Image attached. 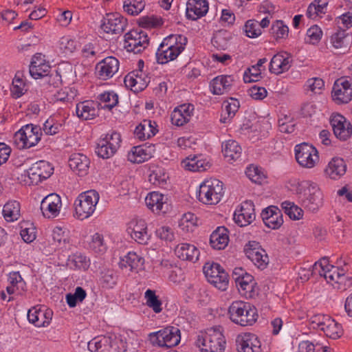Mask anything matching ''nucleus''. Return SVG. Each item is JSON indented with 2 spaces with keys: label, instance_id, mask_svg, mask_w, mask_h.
<instances>
[{
  "label": "nucleus",
  "instance_id": "nucleus-1",
  "mask_svg": "<svg viewBox=\"0 0 352 352\" xmlns=\"http://www.w3.org/2000/svg\"><path fill=\"white\" fill-rule=\"evenodd\" d=\"M187 38L182 34H170L164 38L156 52L157 61L165 64L173 60L184 50Z\"/></svg>",
  "mask_w": 352,
  "mask_h": 352
},
{
  "label": "nucleus",
  "instance_id": "nucleus-2",
  "mask_svg": "<svg viewBox=\"0 0 352 352\" xmlns=\"http://www.w3.org/2000/svg\"><path fill=\"white\" fill-rule=\"evenodd\" d=\"M314 269L323 276L327 282L337 289L345 290L346 287L352 285V278L347 277L342 273V270L329 264L326 257L321 258L314 264Z\"/></svg>",
  "mask_w": 352,
  "mask_h": 352
},
{
  "label": "nucleus",
  "instance_id": "nucleus-3",
  "mask_svg": "<svg viewBox=\"0 0 352 352\" xmlns=\"http://www.w3.org/2000/svg\"><path fill=\"white\" fill-rule=\"evenodd\" d=\"M228 314L232 322L241 327L252 326L258 316L254 306L241 300L232 302L228 307Z\"/></svg>",
  "mask_w": 352,
  "mask_h": 352
},
{
  "label": "nucleus",
  "instance_id": "nucleus-4",
  "mask_svg": "<svg viewBox=\"0 0 352 352\" xmlns=\"http://www.w3.org/2000/svg\"><path fill=\"white\" fill-rule=\"evenodd\" d=\"M196 345L201 352H223L226 340L221 331L210 328L199 333Z\"/></svg>",
  "mask_w": 352,
  "mask_h": 352
},
{
  "label": "nucleus",
  "instance_id": "nucleus-5",
  "mask_svg": "<svg viewBox=\"0 0 352 352\" xmlns=\"http://www.w3.org/2000/svg\"><path fill=\"white\" fill-rule=\"evenodd\" d=\"M223 194L222 182L217 179H210L200 184L197 198L204 204L212 205L218 204Z\"/></svg>",
  "mask_w": 352,
  "mask_h": 352
},
{
  "label": "nucleus",
  "instance_id": "nucleus-6",
  "mask_svg": "<svg viewBox=\"0 0 352 352\" xmlns=\"http://www.w3.org/2000/svg\"><path fill=\"white\" fill-rule=\"evenodd\" d=\"M41 136L42 131L39 126L28 124L14 133V142L19 149L30 148L38 143Z\"/></svg>",
  "mask_w": 352,
  "mask_h": 352
},
{
  "label": "nucleus",
  "instance_id": "nucleus-7",
  "mask_svg": "<svg viewBox=\"0 0 352 352\" xmlns=\"http://www.w3.org/2000/svg\"><path fill=\"white\" fill-rule=\"evenodd\" d=\"M149 340L153 344L171 348L177 346L181 340L180 330L175 327L169 326L149 334Z\"/></svg>",
  "mask_w": 352,
  "mask_h": 352
},
{
  "label": "nucleus",
  "instance_id": "nucleus-8",
  "mask_svg": "<svg viewBox=\"0 0 352 352\" xmlns=\"http://www.w3.org/2000/svg\"><path fill=\"white\" fill-rule=\"evenodd\" d=\"M203 272L208 281L221 291H226L228 286V273L217 263H206L203 267Z\"/></svg>",
  "mask_w": 352,
  "mask_h": 352
},
{
  "label": "nucleus",
  "instance_id": "nucleus-9",
  "mask_svg": "<svg viewBox=\"0 0 352 352\" xmlns=\"http://www.w3.org/2000/svg\"><path fill=\"white\" fill-rule=\"evenodd\" d=\"M295 157L298 164L306 168H312L319 162V155L317 149L306 142L295 146Z\"/></svg>",
  "mask_w": 352,
  "mask_h": 352
},
{
  "label": "nucleus",
  "instance_id": "nucleus-10",
  "mask_svg": "<svg viewBox=\"0 0 352 352\" xmlns=\"http://www.w3.org/2000/svg\"><path fill=\"white\" fill-rule=\"evenodd\" d=\"M148 45V38L144 31L133 30L124 35V48L128 52L138 54Z\"/></svg>",
  "mask_w": 352,
  "mask_h": 352
},
{
  "label": "nucleus",
  "instance_id": "nucleus-11",
  "mask_svg": "<svg viewBox=\"0 0 352 352\" xmlns=\"http://www.w3.org/2000/svg\"><path fill=\"white\" fill-rule=\"evenodd\" d=\"M244 252L258 268L263 270L269 263L268 256L264 249L256 241H249L244 248Z\"/></svg>",
  "mask_w": 352,
  "mask_h": 352
},
{
  "label": "nucleus",
  "instance_id": "nucleus-12",
  "mask_svg": "<svg viewBox=\"0 0 352 352\" xmlns=\"http://www.w3.org/2000/svg\"><path fill=\"white\" fill-rule=\"evenodd\" d=\"M331 96L337 104H345L351 100L352 87L347 77L343 76L335 81Z\"/></svg>",
  "mask_w": 352,
  "mask_h": 352
},
{
  "label": "nucleus",
  "instance_id": "nucleus-13",
  "mask_svg": "<svg viewBox=\"0 0 352 352\" xmlns=\"http://www.w3.org/2000/svg\"><path fill=\"white\" fill-rule=\"evenodd\" d=\"M119 60L113 56H108L99 61L94 69L95 76L102 80L112 78L118 71Z\"/></svg>",
  "mask_w": 352,
  "mask_h": 352
},
{
  "label": "nucleus",
  "instance_id": "nucleus-14",
  "mask_svg": "<svg viewBox=\"0 0 352 352\" xmlns=\"http://www.w3.org/2000/svg\"><path fill=\"white\" fill-rule=\"evenodd\" d=\"M308 195L302 200V206L312 212H316L322 205V193L318 185L312 182H305Z\"/></svg>",
  "mask_w": 352,
  "mask_h": 352
},
{
  "label": "nucleus",
  "instance_id": "nucleus-15",
  "mask_svg": "<svg viewBox=\"0 0 352 352\" xmlns=\"http://www.w3.org/2000/svg\"><path fill=\"white\" fill-rule=\"evenodd\" d=\"M54 168L52 164L45 160L36 162L28 170V175L32 184H38L46 179L53 173Z\"/></svg>",
  "mask_w": 352,
  "mask_h": 352
},
{
  "label": "nucleus",
  "instance_id": "nucleus-16",
  "mask_svg": "<svg viewBox=\"0 0 352 352\" xmlns=\"http://www.w3.org/2000/svg\"><path fill=\"white\" fill-rule=\"evenodd\" d=\"M127 25L126 19L119 13H108L103 18L101 28L108 34L122 33Z\"/></svg>",
  "mask_w": 352,
  "mask_h": 352
},
{
  "label": "nucleus",
  "instance_id": "nucleus-17",
  "mask_svg": "<svg viewBox=\"0 0 352 352\" xmlns=\"http://www.w3.org/2000/svg\"><path fill=\"white\" fill-rule=\"evenodd\" d=\"M335 136L342 141L346 140L352 135V125L340 114L332 115L330 118Z\"/></svg>",
  "mask_w": 352,
  "mask_h": 352
},
{
  "label": "nucleus",
  "instance_id": "nucleus-18",
  "mask_svg": "<svg viewBox=\"0 0 352 352\" xmlns=\"http://www.w3.org/2000/svg\"><path fill=\"white\" fill-rule=\"evenodd\" d=\"M126 87L134 92L144 90L150 82V78L142 71L138 69L129 73L124 80Z\"/></svg>",
  "mask_w": 352,
  "mask_h": 352
},
{
  "label": "nucleus",
  "instance_id": "nucleus-19",
  "mask_svg": "<svg viewBox=\"0 0 352 352\" xmlns=\"http://www.w3.org/2000/svg\"><path fill=\"white\" fill-rule=\"evenodd\" d=\"M61 206L60 197L56 193H52L43 199L41 210L45 217L55 218L59 214Z\"/></svg>",
  "mask_w": 352,
  "mask_h": 352
},
{
  "label": "nucleus",
  "instance_id": "nucleus-20",
  "mask_svg": "<svg viewBox=\"0 0 352 352\" xmlns=\"http://www.w3.org/2000/svg\"><path fill=\"white\" fill-rule=\"evenodd\" d=\"M121 341L114 334L100 336L89 341V351L91 352H109L111 348Z\"/></svg>",
  "mask_w": 352,
  "mask_h": 352
},
{
  "label": "nucleus",
  "instance_id": "nucleus-21",
  "mask_svg": "<svg viewBox=\"0 0 352 352\" xmlns=\"http://www.w3.org/2000/svg\"><path fill=\"white\" fill-rule=\"evenodd\" d=\"M51 71L50 65L44 59L41 54L33 56L29 69L30 75L35 79L47 76Z\"/></svg>",
  "mask_w": 352,
  "mask_h": 352
},
{
  "label": "nucleus",
  "instance_id": "nucleus-22",
  "mask_svg": "<svg viewBox=\"0 0 352 352\" xmlns=\"http://www.w3.org/2000/svg\"><path fill=\"white\" fill-rule=\"evenodd\" d=\"M254 219V204L251 201L243 202L240 210L235 211L234 213V220L241 227L249 225Z\"/></svg>",
  "mask_w": 352,
  "mask_h": 352
},
{
  "label": "nucleus",
  "instance_id": "nucleus-23",
  "mask_svg": "<svg viewBox=\"0 0 352 352\" xmlns=\"http://www.w3.org/2000/svg\"><path fill=\"white\" fill-rule=\"evenodd\" d=\"M265 225L272 229H278L283 223V214L280 209L271 206L263 210L261 214Z\"/></svg>",
  "mask_w": 352,
  "mask_h": 352
},
{
  "label": "nucleus",
  "instance_id": "nucleus-24",
  "mask_svg": "<svg viewBox=\"0 0 352 352\" xmlns=\"http://www.w3.org/2000/svg\"><path fill=\"white\" fill-rule=\"evenodd\" d=\"M194 111V106L192 104H183L175 108L171 113L170 119L173 124L182 126L188 123Z\"/></svg>",
  "mask_w": 352,
  "mask_h": 352
},
{
  "label": "nucleus",
  "instance_id": "nucleus-25",
  "mask_svg": "<svg viewBox=\"0 0 352 352\" xmlns=\"http://www.w3.org/2000/svg\"><path fill=\"white\" fill-rule=\"evenodd\" d=\"M131 237L140 244H146L150 235L148 233L146 223L143 219H133L129 224Z\"/></svg>",
  "mask_w": 352,
  "mask_h": 352
},
{
  "label": "nucleus",
  "instance_id": "nucleus-26",
  "mask_svg": "<svg viewBox=\"0 0 352 352\" xmlns=\"http://www.w3.org/2000/svg\"><path fill=\"white\" fill-rule=\"evenodd\" d=\"M154 153V145H141L133 146L129 152L127 157L131 162L140 164L151 159Z\"/></svg>",
  "mask_w": 352,
  "mask_h": 352
},
{
  "label": "nucleus",
  "instance_id": "nucleus-27",
  "mask_svg": "<svg viewBox=\"0 0 352 352\" xmlns=\"http://www.w3.org/2000/svg\"><path fill=\"white\" fill-rule=\"evenodd\" d=\"M291 62L292 58L288 53H277L271 59L269 70L274 74H280L289 69Z\"/></svg>",
  "mask_w": 352,
  "mask_h": 352
},
{
  "label": "nucleus",
  "instance_id": "nucleus-28",
  "mask_svg": "<svg viewBox=\"0 0 352 352\" xmlns=\"http://www.w3.org/2000/svg\"><path fill=\"white\" fill-rule=\"evenodd\" d=\"M238 352H261V344L256 335L247 333L236 339Z\"/></svg>",
  "mask_w": 352,
  "mask_h": 352
},
{
  "label": "nucleus",
  "instance_id": "nucleus-29",
  "mask_svg": "<svg viewBox=\"0 0 352 352\" xmlns=\"http://www.w3.org/2000/svg\"><path fill=\"white\" fill-rule=\"evenodd\" d=\"M167 198L158 192H150L145 198L147 207L153 212L165 213L168 209Z\"/></svg>",
  "mask_w": 352,
  "mask_h": 352
},
{
  "label": "nucleus",
  "instance_id": "nucleus-30",
  "mask_svg": "<svg viewBox=\"0 0 352 352\" xmlns=\"http://www.w3.org/2000/svg\"><path fill=\"white\" fill-rule=\"evenodd\" d=\"M144 259L134 252H129L119 262V267L126 272H138L142 269Z\"/></svg>",
  "mask_w": 352,
  "mask_h": 352
},
{
  "label": "nucleus",
  "instance_id": "nucleus-31",
  "mask_svg": "<svg viewBox=\"0 0 352 352\" xmlns=\"http://www.w3.org/2000/svg\"><path fill=\"white\" fill-rule=\"evenodd\" d=\"M208 10L206 0H188L186 5V16L188 19L196 20L204 16Z\"/></svg>",
  "mask_w": 352,
  "mask_h": 352
},
{
  "label": "nucleus",
  "instance_id": "nucleus-32",
  "mask_svg": "<svg viewBox=\"0 0 352 352\" xmlns=\"http://www.w3.org/2000/svg\"><path fill=\"white\" fill-rule=\"evenodd\" d=\"M238 290L241 296L247 298L254 296V285H256L254 277L251 274H246L241 278H234Z\"/></svg>",
  "mask_w": 352,
  "mask_h": 352
},
{
  "label": "nucleus",
  "instance_id": "nucleus-33",
  "mask_svg": "<svg viewBox=\"0 0 352 352\" xmlns=\"http://www.w3.org/2000/svg\"><path fill=\"white\" fill-rule=\"evenodd\" d=\"M175 253L180 259L192 262L197 261L199 255V250L194 245L187 243L177 245Z\"/></svg>",
  "mask_w": 352,
  "mask_h": 352
},
{
  "label": "nucleus",
  "instance_id": "nucleus-34",
  "mask_svg": "<svg viewBox=\"0 0 352 352\" xmlns=\"http://www.w3.org/2000/svg\"><path fill=\"white\" fill-rule=\"evenodd\" d=\"M346 171V164L340 157H333L325 169L326 175L331 179L337 180L343 176Z\"/></svg>",
  "mask_w": 352,
  "mask_h": 352
},
{
  "label": "nucleus",
  "instance_id": "nucleus-35",
  "mask_svg": "<svg viewBox=\"0 0 352 352\" xmlns=\"http://www.w3.org/2000/svg\"><path fill=\"white\" fill-rule=\"evenodd\" d=\"M228 232L226 227H218L210 237V243L212 248L216 250H223L229 242Z\"/></svg>",
  "mask_w": 352,
  "mask_h": 352
},
{
  "label": "nucleus",
  "instance_id": "nucleus-36",
  "mask_svg": "<svg viewBox=\"0 0 352 352\" xmlns=\"http://www.w3.org/2000/svg\"><path fill=\"white\" fill-rule=\"evenodd\" d=\"M157 131L155 122L144 120L136 126L134 133L139 140H145L154 136Z\"/></svg>",
  "mask_w": 352,
  "mask_h": 352
},
{
  "label": "nucleus",
  "instance_id": "nucleus-37",
  "mask_svg": "<svg viewBox=\"0 0 352 352\" xmlns=\"http://www.w3.org/2000/svg\"><path fill=\"white\" fill-rule=\"evenodd\" d=\"M74 217L83 221L88 218V190L81 192L76 199L74 204Z\"/></svg>",
  "mask_w": 352,
  "mask_h": 352
},
{
  "label": "nucleus",
  "instance_id": "nucleus-38",
  "mask_svg": "<svg viewBox=\"0 0 352 352\" xmlns=\"http://www.w3.org/2000/svg\"><path fill=\"white\" fill-rule=\"evenodd\" d=\"M69 165L80 177L86 176L88 174V159L83 154L72 155L69 160Z\"/></svg>",
  "mask_w": 352,
  "mask_h": 352
},
{
  "label": "nucleus",
  "instance_id": "nucleus-39",
  "mask_svg": "<svg viewBox=\"0 0 352 352\" xmlns=\"http://www.w3.org/2000/svg\"><path fill=\"white\" fill-rule=\"evenodd\" d=\"M234 81L232 76H218L210 82L211 91L213 94L221 95L228 91Z\"/></svg>",
  "mask_w": 352,
  "mask_h": 352
},
{
  "label": "nucleus",
  "instance_id": "nucleus-40",
  "mask_svg": "<svg viewBox=\"0 0 352 352\" xmlns=\"http://www.w3.org/2000/svg\"><path fill=\"white\" fill-rule=\"evenodd\" d=\"M351 38L345 30L338 31L331 36L330 42L336 50H340L342 53L350 46Z\"/></svg>",
  "mask_w": 352,
  "mask_h": 352
},
{
  "label": "nucleus",
  "instance_id": "nucleus-41",
  "mask_svg": "<svg viewBox=\"0 0 352 352\" xmlns=\"http://www.w3.org/2000/svg\"><path fill=\"white\" fill-rule=\"evenodd\" d=\"M182 165L186 170L190 171H203L207 168L208 163L206 162L201 156L189 155L182 160Z\"/></svg>",
  "mask_w": 352,
  "mask_h": 352
},
{
  "label": "nucleus",
  "instance_id": "nucleus-42",
  "mask_svg": "<svg viewBox=\"0 0 352 352\" xmlns=\"http://www.w3.org/2000/svg\"><path fill=\"white\" fill-rule=\"evenodd\" d=\"M222 148L224 157L229 161H235L241 157L242 148L235 140L227 141Z\"/></svg>",
  "mask_w": 352,
  "mask_h": 352
},
{
  "label": "nucleus",
  "instance_id": "nucleus-43",
  "mask_svg": "<svg viewBox=\"0 0 352 352\" xmlns=\"http://www.w3.org/2000/svg\"><path fill=\"white\" fill-rule=\"evenodd\" d=\"M224 109L221 114L220 121L222 123L229 122L234 116L240 107L239 101L234 98H230L223 102Z\"/></svg>",
  "mask_w": 352,
  "mask_h": 352
},
{
  "label": "nucleus",
  "instance_id": "nucleus-44",
  "mask_svg": "<svg viewBox=\"0 0 352 352\" xmlns=\"http://www.w3.org/2000/svg\"><path fill=\"white\" fill-rule=\"evenodd\" d=\"M102 109L111 110L118 104V96L113 91H104L96 96Z\"/></svg>",
  "mask_w": 352,
  "mask_h": 352
},
{
  "label": "nucleus",
  "instance_id": "nucleus-45",
  "mask_svg": "<svg viewBox=\"0 0 352 352\" xmlns=\"http://www.w3.org/2000/svg\"><path fill=\"white\" fill-rule=\"evenodd\" d=\"M3 214L7 221H14L20 217V204L16 201L6 203L3 209Z\"/></svg>",
  "mask_w": 352,
  "mask_h": 352
},
{
  "label": "nucleus",
  "instance_id": "nucleus-46",
  "mask_svg": "<svg viewBox=\"0 0 352 352\" xmlns=\"http://www.w3.org/2000/svg\"><path fill=\"white\" fill-rule=\"evenodd\" d=\"M99 281L102 288L112 289L117 284L118 276L113 270L104 269L100 272Z\"/></svg>",
  "mask_w": 352,
  "mask_h": 352
},
{
  "label": "nucleus",
  "instance_id": "nucleus-47",
  "mask_svg": "<svg viewBox=\"0 0 352 352\" xmlns=\"http://www.w3.org/2000/svg\"><path fill=\"white\" fill-rule=\"evenodd\" d=\"M322 331L327 337L332 339H338L340 338L343 333L341 324L331 317H329V320L327 321Z\"/></svg>",
  "mask_w": 352,
  "mask_h": 352
},
{
  "label": "nucleus",
  "instance_id": "nucleus-48",
  "mask_svg": "<svg viewBox=\"0 0 352 352\" xmlns=\"http://www.w3.org/2000/svg\"><path fill=\"white\" fill-rule=\"evenodd\" d=\"M89 250L100 255L105 253L107 246L102 234L97 232L92 236L91 241L89 242Z\"/></svg>",
  "mask_w": 352,
  "mask_h": 352
},
{
  "label": "nucleus",
  "instance_id": "nucleus-49",
  "mask_svg": "<svg viewBox=\"0 0 352 352\" xmlns=\"http://www.w3.org/2000/svg\"><path fill=\"white\" fill-rule=\"evenodd\" d=\"M146 305L151 308L156 314L160 313L162 310V301L159 299L155 294V291L150 289H147L144 293Z\"/></svg>",
  "mask_w": 352,
  "mask_h": 352
},
{
  "label": "nucleus",
  "instance_id": "nucleus-50",
  "mask_svg": "<svg viewBox=\"0 0 352 352\" xmlns=\"http://www.w3.org/2000/svg\"><path fill=\"white\" fill-rule=\"evenodd\" d=\"M45 317L44 310L32 307L28 312V318L30 322L34 324L36 327H45L47 325V321L43 320Z\"/></svg>",
  "mask_w": 352,
  "mask_h": 352
},
{
  "label": "nucleus",
  "instance_id": "nucleus-51",
  "mask_svg": "<svg viewBox=\"0 0 352 352\" xmlns=\"http://www.w3.org/2000/svg\"><path fill=\"white\" fill-rule=\"evenodd\" d=\"M95 152L99 157L102 159H109L116 153V151L113 150L110 145L107 144L106 140L100 138L97 142Z\"/></svg>",
  "mask_w": 352,
  "mask_h": 352
},
{
  "label": "nucleus",
  "instance_id": "nucleus-52",
  "mask_svg": "<svg viewBox=\"0 0 352 352\" xmlns=\"http://www.w3.org/2000/svg\"><path fill=\"white\" fill-rule=\"evenodd\" d=\"M87 296L86 291L81 287H77L74 294H66V301L70 307H74L78 302H82Z\"/></svg>",
  "mask_w": 352,
  "mask_h": 352
},
{
  "label": "nucleus",
  "instance_id": "nucleus-53",
  "mask_svg": "<svg viewBox=\"0 0 352 352\" xmlns=\"http://www.w3.org/2000/svg\"><path fill=\"white\" fill-rule=\"evenodd\" d=\"M282 208L285 212L294 220H299L303 216V210L296 206L294 203L289 201H284L282 203Z\"/></svg>",
  "mask_w": 352,
  "mask_h": 352
},
{
  "label": "nucleus",
  "instance_id": "nucleus-54",
  "mask_svg": "<svg viewBox=\"0 0 352 352\" xmlns=\"http://www.w3.org/2000/svg\"><path fill=\"white\" fill-rule=\"evenodd\" d=\"M22 77V73L17 72L12 81L11 93L12 96L15 98H20L24 94L25 82Z\"/></svg>",
  "mask_w": 352,
  "mask_h": 352
},
{
  "label": "nucleus",
  "instance_id": "nucleus-55",
  "mask_svg": "<svg viewBox=\"0 0 352 352\" xmlns=\"http://www.w3.org/2000/svg\"><path fill=\"white\" fill-rule=\"evenodd\" d=\"M144 8L141 1L124 0L123 2L124 11L130 15H138Z\"/></svg>",
  "mask_w": 352,
  "mask_h": 352
},
{
  "label": "nucleus",
  "instance_id": "nucleus-56",
  "mask_svg": "<svg viewBox=\"0 0 352 352\" xmlns=\"http://www.w3.org/2000/svg\"><path fill=\"white\" fill-rule=\"evenodd\" d=\"M271 34L276 40L286 38L289 34V28L283 21H276L271 27Z\"/></svg>",
  "mask_w": 352,
  "mask_h": 352
},
{
  "label": "nucleus",
  "instance_id": "nucleus-57",
  "mask_svg": "<svg viewBox=\"0 0 352 352\" xmlns=\"http://www.w3.org/2000/svg\"><path fill=\"white\" fill-rule=\"evenodd\" d=\"M100 139L106 140L107 144L110 145L111 148H113V150H115L116 152L121 146V134L116 131H110L104 135V138H100Z\"/></svg>",
  "mask_w": 352,
  "mask_h": 352
},
{
  "label": "nucleus",
  "instance_id": "nucleus-58",
  "mask_svg": "<svg viewBox=\"0 0 352 352\" xmlns=\"http://www.w3.org/2000/svg\"><path fill=\"white\" fill-rule=\"evenodd\" d=\"M243 30L249 38H256L262 33L258 22L254 19L248 20L245 23Z\"/></svg>",
  "mask_w": 352,
  "mask_h": 352
},
{
  "label": "nucleus",
  "instance_id": "nucleus-59",
  "mask_svg": "<svg viewBox=\"0 0 352 352\" xmlns=\"http://www.w3.org/2000/svg\"><path fill=\"white\" fill-rule=\"evenodd\" d=\"M247 177L253 182L261 184L265 179V175L257 166L250 165L245 170Z\"/></svg>",
  "mask_w": 352,
  "mask_h": 352
},
{
  "label": "nucleus",
  "instance_id": "nucleus-60",
  "mask_svg": "<svg viewBox=\"0 0 352 352\" xmlns=\"http://www.w3.org/2000/svg\"><path fill=\"white\" fill-rule=\"evenodd\" d=\"M227 32L220 30L217 32L212 38V45L218 50H226L228 46V41L226 39Z\"/></svg>",
  "mask_w": 352,
  "mask_h": 352
},
{
  "label": "nucleus",
  "instance_id": "nucleus-61",
  "mask_svg": "<svg viewBox=\"0 0 352 352\" xmlns=\"http://www.w3.org/2000/svg\"><path fill=\"white\" fill-rule=\"evenodd\" d=\"M295 123L292 119L287 116L278 119V129L281 133H292L295 130Z\"/></svg>",
  "mask_w": 352,
  "mask_h": 352
},
{
  "label": "nucleus",
  "instance_id": "nucleus-62",
  "mask_svg": "<svg viewBox=\"0 0 352 352\" xmlns=\"http://www.w3.org/2000/svg\"><path fill=\"white\" fill-rule=\"evenodd\" d=\"M261 69L257 65H253L245 70L243 75L245 82H256L261 77Z\"/></svg>",
  "mask_w": 352,
  "mask_h": 352
},
{
  "label": "nucleus",
  "instance_id": "nucleus-63",
  "mask_svg": "<svg viewBox=\"0 0 352 352\" xmlns=\"http://www.w3.org/2000/svg\"><path fill=\"white\" fill-rule=\"evenodd\" d=\"M8 280L10 285H16V289L24 291L26 283L23 280L19 272L13 271L10 272Z\"/></svg>",
  "mask_w": 352,
  "mask_h": 352
},
{
  "label": "nucleus",
  "instance_id": "nucleus-64",
  "mask_svg": "<svg viewBox=\"0 0 352 352\" xmlns=\"http://www.w3.org/2000/svg\"><path fill=\"white\" fill-rule=\"evenodd\" d=\"M59 49L65 54L72 53L76 49V43L69 37L63 36L59 41Z\"/></svg>",
  "mask_w": 352,
  "mask_h": 352
}]
</instances>
